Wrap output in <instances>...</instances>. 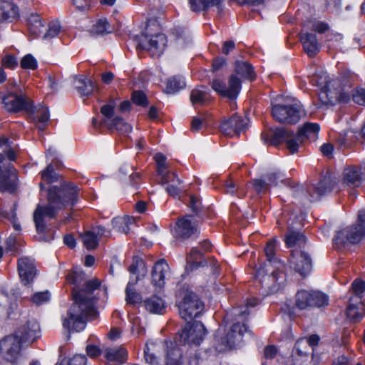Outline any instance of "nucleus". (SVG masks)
I'll return each instance as SVG.
<instances>
[{"instance_id":"bf43d9fd","label":"nucleus","mask_w":365,"mask_h":365,"mask_svg":"<svg viewBox=\"0 0 365 365\" xmlns=\"http://www.w3.org/2000/svg\"><path fill=\"white\" fill-rule=\"evenodd\" d=\"M202 255L197 248L193 247L190 252L189 253L187 261L188 263L191 264L192 269L197 268L200 266V262H197V260L202 257Z\"/></svg>"},{"instance_id":"473e14b6","label":"nucleus","mask_w":365,"mask_h":365,"mask_svg":"<svg viewBox=\"0 0 365 365\" xmlns=\"http://www.w3.org/2000/svg\"><path fill=\"white\" fill-rule=\"evenodd\" d=\"M16 301V297L11 292L0 289V316L9 314V309Z\"/></svg>"},{"instance_id":"2eb2a0df","label":"nucleus","mask_w":365,"mask_h":365,"mask_svg":"<svg viewBox=\"0 0 365 365\" xmlns=\"http://www.w3.org/2000/svg\"><path fill=\"white\" fill-rule=\"evenodd\" d=\"M175 237L182 240L198 234V224L192 215L180 218L175 223Z\"/></svg>"},{"instance_id":"864d4df0","label":"nucleus","mask_w":365,"mask_h":365,"mask_svg":"<svg viewBox=\"0 0 365 365\" xmlns=\"http://www.w3.org/2000/svg\"><path fill=\"white\" fill-rule=\"evenodd\" d=\"M266 180L269 185H278L279 182H284L286 178L284 173L278 170L271 171L266 175Z\"/></svg>"},{"instance_id":"6ab92c4d","label":"nucleus","mask_w":365,"mask_h":365,"mask_svg":"<svg viewBox=\"0 0 365 365\" xmlns=\"http://www.w3.org/2000/svg\"><path fill=\"white\" fill-rule=\"evenodd\" d=\"M294 361L296 365H314L312 360L313 349L307 340L299 339L295 344Z\"/></svg>"},{"instance_id":"1a4fd4ad","label":"nucleus","mask_w":365,"mask_h":365,"mask_svg":"<svg viewBox=\"0 0 365 365\" xmlns=\"http://www.w3.org/2000/svg\"><path fill=\"white\" fill-rule=\"evenodd\" d=\"M314 81L317 85L322 86L319 93V100L322 104L325 106L333 104L339 96L336 91H332V88L339 84V81L329 80L327 73L324 71H317Z\"/></svg>"},{"instance_id":"13d9d810","label":"nucleus","mask_w":365,"mask_h":365,"mask_svg":"<svg viewBox=\"0 0 365 365\" xmlns=\"http://www.w3.org/2000/svg\"><path fill=\"white\" fill-rule=\"evenodd\" d=\"M133 102L137 106L145 107L148 105L146 95L141 91H135L132 94Z\"/></svg>"},{"instance_id":"2f4dec72","label":"nucleus","mask_w":365,"mask_h":365,"mask_svg":"<svg viewBox=\"0 0 365 365\" xmlns=\"http://www.w3.org/2000/svg\"><path fill=\"white\" fill-rule=\"evenodd\" d=\"M73 83L81 96H88L93 91L92 81L83 76H75Z\"/></svg>"},{"instance_id":"338daca9","label":"nucleus","mask_w":365,"mask_h":365,"mask_svg":"<svg viewBox=\"0 0 365 365\" xmlns=\"http://www.w3.org/2000/svg\"><path fill=\"white\" fill-rule=\"evenodd\" d=\"M2 64L6 68L13 69L18 65V61L14 56L6 55L2 58Z\"/></svg>"},{"instance_id":"5fc2aeb1","label":"nucleus","mask_w":365,"mask_h":365,"mask_svg":"<svg viewBox=\"0 0 365 365\" xmlns=\"http://www.w3.org/2000/svg\"><path fill=\"white\" fill-rule=\"evenodd\" d=\"M277 244V240L275 238H273L267 242V246L264 248L267 259L269 264L277 262V260L274 257Z\"/></svg>"},{"instance_id":"79ce46f5","label":"nucleus","mask_w":365,"mask_h":365,"mask_svg":"<svg viewBox=\"0 0 365 365\" xmlns=\"http://www.w3.org/2000/svg\"><path fill=\"white\" fill-rule=\"evenodd\" d=\"M190 101L193 106H203L209 101V94L207 92L200 90V88H195L190 93Z\"/></svg>"},{"instance_id":"ddd939ff","label":"nucleus","mask_w":365,"mask_h":365,"mask_svg":"<svg viewBox=\"0 0 365 365\" xmlns=\"http://www.w3.org/2000/svg\"><path fill=\"white\" fill-rule=\"evenodd\" d=\"M289 267L302 277H307L312 269V260L304 250L294 248L289 258Z\"/></svg>"},{"instance_id":"69168bd1","label":"nucleus","mask_w":365,"mask_h":365,"mask_svg":"<svg viewBox=\"0 0 365 365\" xmlns=\"http://www.w3.org/2000/svg\"><path fill=\"white\" fill-rule=\"evenodd\" d=\"M101 112L104 116L103 119H108V122H110L114 113V106L109 104L104 105L102 106Z\"/></svg>"},{"instance_id":"3c124183","label":"nucleus","mask_w":365,"mask_h":365,"mask_svg":"<svg viewBox=\"0 0 365 365\" xmlns=\"http://www.w3.org/2000/svg\"><path fill=\"white\" fill-rule=\"evenodd\" d=\"M61 178V175L54 171L52 163H51L41 173V179L47 183H53L58 182Z\"/></svg>"},{"instance_id":"20e7f679","label":"nucleus","mask_w":365,"mask_h":365,"mask_svg":"<svg viewBox=\"0 0 365 365\" xmlns=\"http://www.w3.org/2000/svg\"><path fill=\"white\" fill-rule=\"evenodd\" d=\"M319 125L314 123H306L301 127L297 133L284 127L270 129L267 133H262V139L266 144L277 146L282 142H286L288 150L294 154L298 151L299 143L306 138L315 140L319 131Z\"/></svg>"},{"instance_id":"ea45409f","label":"nucleus","mask_w":365,"mask_h":365,"mask_svg":"<svg viewBox=\"0 0 365 365\" xmlns=\"http://www.w3.org/2000/svg\"><path fill=\"white\" fill-rule=\"evenodd\" d=\"M61 32V26L58 21L51 22L46 29H43V34H41V37L43 40L51 41L53 38L57 37Z\"/></svg>"},{"instance_id":"a19ab883","label":"nucleus","mask_w":365,"mask_h":365,"mask_svg":"<svg viewBox=\"0 0 365 365\" xmlns=\"http://www.w3.org/2000/svg\"><path fill=\"white\" fill-rule=\"evenodd\" d=\"M173 35L175 37L176 45L182 48L191 41L189 33L183 27H175L173 30Z\"/></svg>"},{"instance_id":"f03ea898","label":"nucleus","mask_w":365,"mask_h":365,"mask_svg":"<svg viewBox=\"0 0 365 365\" xmlns=\"http://www.w3.org/2000/svg\"><path fill=\"white\" fill-rule=\"evenodd\" d=\"M79 189L72 182L60 181L48 190L47 204L38 205L33 218L38 233L47 230V220L56 217L58 212L66 206H73L78 201Z\"/></svg>"},{"instance_id":"423d86ee","label":"nucleus","mask_w":365,"mask_h":365,"mask_svg":"<svg viewBox=\"0 0 365 365\" xmlns=\"http://www.w3.org/2000/svg\"><path fill=\"white\" fill-rule=\"evenodd\" d=\"M364 236H365V209L359 211L356 225L336 232L334 242L336 245L340 246L356 244L360 242Z\"/></svg>"},{"instance_id":"393cba45","label":"nucleus","mask_w":365,"mask_h":365,"mask_svg":"<svg viewBox=\"0 0 365 365\" xmlns=\"http://www.w3.org/2000/svg\"><path fill=\"white\" fill-rule=\"evenodd\" d=\"M39 334L40 327L34 319L28 320L16 333L23 342L29 343L34 341L39 336Z\"/></svg>"},{"instance_id":"09e8293b","label":"nucleus","mask_w":365,"mask_h":365,"mask_svg":"<svg viewBox=\"0 0 365 365\" xmlns=\"http://www.w3.org/2000/svg\"><path fill=\"white\" fill-rule=\"evenodd\" d=\"M128 271L133 274H137L136 277H138L139 278L140 274L142 277H144L148 272L145 262L143 259L138 257H133L132 264L128 268Z\"/></svg>"},{"instance_id":"bb28decb","label":"nucleus","mask_w":365,"mask_h":365,"mask_svg":"<svg viewBox=\"0 0 365 365\" xmlns=\"http://www.w3.org/2000/svg\"><path fill=\"white\" fill-rule=\"evenodd\" d=\"M304 50L310 57L316 56L320 51V44L314 34L305 33L301 36Z\"/></svg>"},{"instance_id":"0eeeda50","label":"nucleus","mask_w":365,"mask_h":365,"mask_svg":"<svg viewBox=\"0 0 365 365\" xmlns=\"http://www.w3.org/2000/svg\"><path fill=\"white\" fill-rule=\"evenodd\" d=\"M137 46L148 51L153 56H160L164 51L167 43L166 36L163 34H150L149 28L140 36L135 37Z\"/></svg>"},{"instance_id":"a878e982","label":"nucleus","mask_w":365,"mask_h":365,"mask_svg":"<svg viewBox=\"0 0 365 365\" xmlns=\"http://www.w3.org/2000/svg\"><path fill=\"white\" fill-rule=\"evenodd\" d=\"M169 270V265L165 259L156 262L152 271V284L156 287L162 288L165 285V279Z\"/></svg>"},{"instance_id":"0e129e2a","label":"nucleus","mask_w":365,"mask_h":365,"mask_svg":"<svg viewBox=\"0 0 365 365\" xmlns=\"http://www.w3.org/2000/svg\"><path fill=\"white\" fill-rule=\"evenodd\" d=\"M351 287L354 293L361 298L362 297L363 292L365 290V282L361 279H357L353 282Z\"/></svg>"},{"instance_id":"72a5a7b5","label":"nucleus","mask_w":365,"mask_h":365,"mask_svg":"<svg viewBox=\"0 0 365 365\" xmlns=\"http://www.w3.org/2000/svg\"><path fill=\"white\" fill-rule=\"evenodd\" d=\"M139 280V277H136L135 279H130L125 289V300L128 304H136L142 301V297L141 295L136 292L135 289L133 288V286L137 284V282Z\"/></svg>"},{"instance_id":"774afa93","label":"nucleus","mask_w":365,"mask_h":365,"mask_svg":"<svg viewBox=\"0 0 365 365\" xmlns=\"http://www.w3.org/2000/svg\"><path fill=\"white\" fill-rule=\"evenodd\" d=\"M86 357L84 355L77 354L69 359L68 365H86ZM56 365H62L56 364Z\"/></svg>"},{"instance_id":"e2e57ef3","label":"nucleus","mask_w":365,"mask_h":365,"mask_svg":"<svg viewBox=\"0 0 365 365\" xmlns=\"http://www.w3.org/2000/svg\"><path fill=\"white\" fill-rule=\"evenodd\" d=\"M353 101L359 105L365 106V89L357 88L353 91Z\"/></svg>"},{"instance_id":"f8f14e48","label":"nucleus","mask_w":365,"mask_h":365,"mask_svg":"<svg viewBox=\"0 0 365 365\" xmlns=\"http://www.w3.org/2000/svg\"><path fill=\"white\" fill-rule=\"evenodd\" d=\"M206 334L205 327L202 322L195 321L190 323L188 321L180 334V341L183 345L197 346L201 343Z\"/></svg>"},{"instance_id":"f3484780","label":"nucleus","mask_w":365,"mask_h":365,"mask_svg":"<svg viewBox=\"0 0 365 365\" xmlns=\"http://www.w3.org/2000/svg\"><path fill=\"white\" fill-rule=\"evenodd\" d=\"M31 100L25 95H18L10 93L2 99V103L5 110L9 113H26Z\"/></svg>"},{"instance_id":"c85d7f7f","label":"nucleus","mask_w":365,"mask_h":365,"mask_svg":"<svg viewBox=\"0 0 365 365\" xmlns=\"http://www.w3.org/2000/svg\"><path fill=\"white\" fill-rule=\"evenodd\" d=\"M19 16L18 8L13 3L0 0V22L11 21Z\"/></svg>"},{"instance_id":"cd10ccee","label":"nucleus","mask_w":365,"mask_h":365,"mask_svg":"<svg viewBox=\"0 0 365 365\" xmlns=\"http://www.w3.org/2000/svg\"><path fill=\"white\" fill-rule=\"evenodd\" d=\"M168 180L164 182L163 179H160V184L165 187L167 193L172 197H177L181 192V188L180 185L182 183L181 180L177 176L175 173H172L171 174H168L166 176Z\"/></svg>"},{"instance_id":"aec40b11","label":"nucleus","mask_w":365,"mask_h":365,"mask_svg":"<svg viewBox=\"0 0 365 365\" xmlns=\"http://www.w3.org/2000/svg\"><path fill=\"white\" fill-rule=\"evenodd\" d=\"M342 175V185L351 189L359 187L364 181L362 169L356 166L345 168Z\"/></svg>"},{"instance_id":"4468645a","label":"nucleus","mask_w":365,"mask_h":365,"mask_svg":"<svg viewBox=\"0 0 365 365\" xmlns=\"http://www.w3.org/2000/svg\"><path fill=\"white\" fill-rule=\"evenodd\" d=\"M21 341L22 340L16 334L5 336L0 341V351L2 356L9 362H16L20 355Z\"/></svg>"},{"instance_id":"9d476101","label":"nucleus","mask_w":365,"mask_h":365,"mask_svg":"<svg viewBox=\"0 0 365 365\" xmlns=\"http://www.w3.org/2000/svg\"><path fill=\"white\" fill-rule=\"evenodd\" d=\"M296 306L299 309L322 307L329 304V297L319 291L300 290L296 294Z\"/></svg>"},{"instance_id":"4d7b16f0","label":"nucleus","mask_w":365,"mask_h":365,"mask_svg":"<svg viewBox=\"0 0 365 365\" xmlns=\"http://www.w3.org/2000/svg\"><path fill=\"white\" fill-rule=\"evenodd\" d=\"M51 294L48 291L35 293L31 297V302L36 306L41 305L50 300Z\"/></svg>"},{"instance_id":"39448f33","label":"nucleus","mask_w":365,"mask_h":365,"mask_svg":"<svg viewBox=\"0 0 365 365\" xmlns=\"http://www.w3.org/2000/svg\"><path fill=\"white\" fill-rule=\"evenodd\" d=\"M235 73L230 76L227 86L223 81L216 78L212 81V88L222 97L235 100L241 89V81L236 74L252 81L255 78V73L251 64L247 61H240L235 62Z\"/></svg>"},{"instance_id":"412c9836","label":"nucleus","mask_w":365,"mask_h":365,"mask_svg":"<svg viewBox=\"0 0 365 365\" xmlns=\"http://www.w3.org/2000/svg\"><path fill=\"white\" fill-rule=\"evenodd\" d=\"M164 365H184L183 351L175 343L164 341Z\"/></svg>"},{"instance_id":"7ed1b4c3","label":"nucleus","mask_w":365,"mask_h":365,"mask_svg":"<svg viewBox=\"0 0 365 365\" xmlns=\"http://www.w3.org/2000/svg\"><path fill=\"white\" fill-rule=\"evenodd\" d=\"M257 303V299H249L245 305L233 308L226 314L224 318L225 322H237L232 324L226 334L220 329L216 331L214 336V346L216 351H224L241 343L244 334L249 332V330L245 324H240V321L244 322L247 319L250 314L248 309L255 307Z\"/></svg>"},{"instance_id":"49530a36","label":"nucleus","mask_w":365,"mask_h":365,"mask_svg":"<svg viewBox=\"0 0 365 365\" xmlns=\"http://www.w3.org/2000/svg\"><path fill=\"white\" fill-rule=\"evenodd\" d=\"M113 29L108 21L106 19H101L93 24L91 33L93 35H105L111 33Z\"/></svg>"},{"instance_id":"c756f323","label":"nucleus","mask_w":365,"mask_h":365,"mask_svg":"<svg viewBox=\"0 0 365 365\" xmlns=\"http://www.w3.org/2000/svg\"><path fill=\"white\" fill-rule=\"evenodd\" d=\"M128 351L123 347L107 348L105 350V357L109 365H114L115 362L122 364L127 359Z\"/></svg>"},{"instance_id":"6e6552de","label":"nucleus","mask_w":365,"mask_h":365,"mask_svg":"<svg viewBox=\"0 0 365 365\" xmlns=\"http://www.w3.org/2000/svg\"><path fill=\"white\" fill-rule=\"evenodd\" d=\"M302 113V106L297 101L287 105L275 104L272 107L273 118L282 123H297L300 120Z\"/></svg>"},{"instance_id":"37998d69","label":"nucleus","mask_w":365,"mask_h":365,"mask_svg":"<svg viewBox=\"0 0 365 365\" xmlns=\"http://www.w3.org/2000/svg\"><path fill=\"white\" fill-rule=\"evenodd\" d=\"M133 222L134 219L130 217H115L112 220V225L118 232L127 234L130 230V225Z\"/></svg>"},{"instance_id":"603ef678","label":"nucleus","mask_w":365,"mask_h":365,"mask_svg":"<svg viewBox=\"0 0 365 365\" xmlns=\"http://www.w3.org/2000/svg\"><path fill=\"white\" fill-rule=\"evenodd\" d=\"M81 239L84 246L88 250H93L96 248L98 245L97 236L95 235L94 232H91V230L82 234Z\"/></svg>"},{"instance_id":"dca6fc26","label":"nucleus","mask_w":365,"mask_h":365,"mask_svg":"<svg viewBox=\"0 0 365 365\" xmlns=\"http://www.w3.org/2000/svg\"><path fill=\"white\" fill-rule=\"evenodd\" d=\"M247 128V120L237 113L229 118H225L220 125V130L225 135H238L240 132Z\"/></svg>"},{"instance_id":"58836bf2","label":"nucleus","mask_w":365,"mask_h":365,"mask_svg":"<svg viewBox=\"0 0 365 365\" xmlns=\"http://www.w3.org/2000/svg\"><path fill=\"white\" fill-rule=\"evenodd\" d=\"M155 160L157 164L158 175L164 182H167L168 178H166V176L168 175V174H171L173 172H170L168 169V166L166 163V157L162 153H157L155 155Z\"/></svg>"},{"instance_id":"9b49d317","label":"nucleus","mask_w":365,"mask_h":365,"mask_svg":"<svg viewBox=\"0 0 365 365\" xmlns=\"http://www.w3.org/2000/svg\"><path fill=\"white\" fill-rule=\"evenodd\" d=\"M203 307L204 304L198 297L193 292L187 291L179 305V314L185 321H191L199 316Z\"/></svg>"},{"instance_id":"b1692460","label":"nucleus","mask_w":365,"mask_h":365,"mask_svg":"<svg viewBox=\"0 0 365 365\" xmlns=\"http://www.w3.org/2000/svg\"><path fill=\"white\" fill-rule=\"evenodd\" d=\"M335 182L330 174L323 176L320 181L313 187V193L309 194V201L319 200L323 195L329 193L333 190Z\"/></svg>"},{"instance_id":"e433bc0d","label":"nucleus","mask_w":365,"mask_h":365,"mask_svg":"<svg viewBox=\"0 0 365 365\" xmlns=\"http://www.w3.org/2000/svg\"><path fill=\"white\" fill-rule=\"evenodd\" d=\"M285 242L288 247H296L295 248L302 250V247L306 243V237L299 232L289 231L286 236Z\"/></svg>"},{"instance_id":"4be33fe9","label":"nucleus","mask_w":365,"mask_h":365,"mask_svg":"<svg viewBox=\"0 0 365 365\" xmlns=\"http://www.w3.org/2000/svg\"><path fill=\"white\" fill-rule=\"evenodd\" d=\"M19 274L24 285L32 283L36 275L34 260L30 257H21L18 261Z\"/></svg>"},{"instance_id":"f257e3e1","label":"nucleus","mask_w":365,"mask_h":365,"mask_svg":"<svg viewBox=\"0 0 365 365\" xmlns=\"http://www.w3.org/2000/svg\"><path fill=\"white\" fill-rule=\"evenodd\" d=\"M100 286L101 282L94 278L86 281L81 287L73 288L74 303L68 311V317L63 320L64 329L69 332L82 331L86 327L87 319L96 317V292L100 289Z\"/></svg>"},{"instance_id":"de8ad7c7","label":"nucleus","mask_w":365,"mask_h":365,"mask_svg":"<svg viewBox=\"0 0 365 365\" xmlns=\"http://www.w3.org/2000/svg\"><path fill=\"white\" fill-rule=\"evenodd\" d=\"M363 304L360 302L358 304H350L346 309V316L351 322H356L363 317Z\"/></svg>"},{"instance_id":"6e6d98bb","label":"nucleus","mask_w":365,"mask_h":365,"mask_svg":"<svg viewBox=\"0 0 365 365\" xmlns=\"http://www.w3.org/2000/svg\"><path fill=\"white\" fill-rule=\"evenodd\" d=\"M294 197L300 202L304 203L309 197L310 192H308L303 185H297L292 188Z\"/></svg>"},{"instance_id":"7c9ffc66","label":"nucleus","mask_w":365,"mask_h":365,"mask_svg":"<svg viewBox=\"0 0 365 365\" xmlns=\"http://www.w3.org/2000/svg\"><path fill=\"white\" fill-rule=\"evenodd\" d=\"M189 3L191 10L195 12L206 11L212 6H216L218 12L223 9L222 0H189Z\"/></svg>"},{"instance_id":"5701e85b","label":"nucleus","mask_w":365,"mask_h":365,"mask_svg":"<svg viewBox=\"0 0 365 365\" xmlns=\"http://www.w3.org/2000/svg\"><path fill=\"white\" fill-rule=\"evenodd\" d=\"M18 186V178L16 169L9 167L0 171V192H14Z\"/></svg>"},{"instance_id":"a211bd4d","label":"nucleus","mask_w":365,"mask_h":365,"mask_svg":"<svg viewBox=\"0 0 365 365\" xmlns=\"http://www.w3.org/2000/svg\"><path fill=\"white\" fill-rule=\"evenodd\" d=\"M26 113L31 120L36 124L40 130H43L50 118L48 108L41 104L34 106L31 101Z\"/></svg>"},{"instance_id":"a18cd8bd","label":"nucleus","mask_w":365,"mask_h":365,"mask_svg":"<svg viewBox=\"0 0 365 365\" xmlns=\"http://www.w3.org/2000/svg\"><path fill=\"white\" fill-rule=\"evenodd\" d=\"M268 264H265L263 267H260L256 273L255 277L259 279L260 283L266 282V281L277 282L279 277H277L280 273L278 271H272L271 274H267V267Z\"/></svg>"},{"instance_id":"4c0bfd02","label":"nucleus","mask_w":365,"mask_h":365,"mask_svg":"<svg viewBox=\"0 0 365 365\" xmlns=\"http://www.w3.org/2000/svg\"><path fill=\"white\" fill-rule=\"evenodd\" d=\"M30 32L36 36H40L43 31V25L38 14H31L27 19Z\"/></svg>"},{"instance_id":"c03bdc74","label":"nucleus","mask_w":365,"mask_h":365,"mask_svg":"<svg viewBox=\"0 0 365 365\" xmlns=\"http://www.w3.org/2000/svg\"><path fill=\"white\" fill-rule=\"evenodd\" d=\"M87 277L81 269H75L67 276L68 283L74 285L73 288L81 287L87 281Z\"/></svg>"},{"instance_id":"c9c22d12","label":"nucleus","mask_w":365,"mask_h":365,"mask_svg":"<svg viewBox=\"0 0 365 365\" xmlns=\"http://www.w3.org/2000/svg\"><path fill=\"white\" fill-rule=\"evenodd\" d=\"M101 123L106 125L109 129H116L122 133H129L132 130V127L125 122L120 117H115L110 122L108 119H103Z\"/></svg>"},{"instance_id":"052dcab7","label":"nucleus","mask_w":365,"mask_h":365,"mask_svg":"<svg viewBox=\"0 0 365 365\" xmlns=\"http://www.w3.org/2000/svg\"><path fill=\"white\" fill-rule=\"evenodd\" d=\"M21 67L24 69L34 70L37 68V61L32 55L27 54L21 59Z\"/></svg>"},{"instance_id":"f704fd0d","label":"nucleus","mask_w":365,"mask_h":365,"mask_svg":"<svg viewBox=\"0 0 365 365\" xmlns=\"http://www.w3.org/2000/svg\"><path fill=\"white\" fill-rule=\"evenodd\" d=\"M146 309L153 314H163L165 310V304L163 300L157 296H152L145 301Z\"/></svg>"},{"instance_id":"8fccbe9b","label":"nucleus","mask_w":365,"mask_h":365,"mask_svg":"<svg viewBox=\"0 0 365 365\" xmlns=\"http://www.w3.org/2000/svg\"><path fill=\"white\" fill-rule=\"evenodd\" d=\"M185 86L183 78L180 77H173L168 80L166 86V93H175L182 89Z\"/></svg>"},{"instance_id":"680f3d73","label":"nucleus","mask_w":365,"mask_h":365,"mask_svg":"<svg viewBox=\"0 0 365 365\" xmlns=\"http://www.w3.org/2000/svg\"><path fill=\"white\" fill-rule=\"evenodd\" d=\"M252 185L253 188L257 193H262L265 192L269 187L268 182H266L265 180L262 179H254L252 181Z\"/></svg>"}]
</instances>
